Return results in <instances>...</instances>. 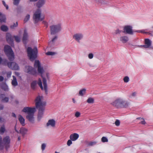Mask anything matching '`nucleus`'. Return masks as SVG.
I'll use <instances>...</instances> for the list:
<instances>
[{
  "mask_svg": "<svg viewBox=\"0 0 153 153\" xmlns=\"http://www.w3.org/2000/svg\"><path fill=\"white\" fill-rule=\"evenodd\" d=\"M4 106L3 105H0V109L1 110L3 108Z\"/></svg>",
  "mask_w": 153,
  "mask_h": 153,
  "instance_id": "nucleus-58",
  "label": "nucleus"
},
{
  "mask_svg": "<svg viewBox=\"0 0 153 153\" xmlns=\"http://www.w3.org/2000/svg\"><path fill=\"white\" fill-rule=\"evenodd\" d=\"M6 39L9 44H11L13 43V37L10 33H7L6 34Z\"/></svg>",
  "mask_w": 153,
  "mask_h": 153,
  "instance_id": "nucleus-17",
  "label": "nucleus"
},
{
  "mask_svg": "<svg viewBox=\"0 0 153 153\" xmlns=\"http://www.w3.org/2000/svg\"><path fill=\"white\" fill-rule=\"evenodd\" d=\"M97 143L96 141H93L90 142L88 143V145L90 146H93L95 145Z\"/></svg>",
  "mask_w": 153,
  "mask_h": 153,
  "instance_id": "nucleus-42",
  "label": "nucleus"
},
{
  "mask_svg": "<svg viewBox=\"0 0 153 153\" xmlns=\"http://www.w3.org/2000/svg\"><path fill=\"white\" fill-rule=\"evenodd\" d=\"M27 131V130L24 128H21L19 133H21L23 136H24L26 134Z\"/></svg>",
  "mask_w": 153,
  "mask_h": 153,
  "instance_id": "nucleus-25",
  "label": "nucleus"
},
{
  "mask_svg": "<svg viewBox=\"0 0 153 153\" xmlns=\"http://www.w3.org/2000/svg\"><path fill=\"white\" fill-rule=\"evenodd\" d=\"M13 4L17 6L19 4L20 0H13Z\"/></svg>",
  "mask_w": 153,
  "mask_h": 153,
  "instance_id": "nucleus-35",
  "label": "nucleus"
},
{
  "mask_svg": "<svg viewBox=\"0 0 153 153\" xmlns=\"http://www.w3.org/2000/svg\"><path fill=\"white\" fill-rule=\"evenodd\" d=\"M18 119L21 125L23 126H24L25 125V120L21 115H19Z\"/></svg>",
  "mask_w": 153,
  "mask_h": 153,
  "instance_id": "nucleus-23",
  "label": "nucleus"
},
{
  "mask_svg": "<svg viewBox=\"0 0 153 153\" xmlns=\"http://www.w3.org/2000/svg\"><path fill=\"white\" fill-rule=\"evenodd\" d=\"M46 146V145L45 143H43L41 145V149L42 151H44Z\"/></svg>",
  "mask_w": 153,
  "mask_h": 153,
  "instance_id": "nucleus-40",
  "label": "nucleus"
},
{
  "mask_svg": "<svg viewBox=\"0 0 153 153\" xmlns=\"http://www.w3.org/2000/svg\"><path fill=\"white\" fill-rule=\"evenodd\" d=\"M28 37V34L27 30L25 29L24 30L23 36V41L24 43H25Z\"/></svg>",
  "mask_w": 153,
  "mask_h": 153,
  "instance_id": "nucleus-22",
  "label": "nucleus"
},
{
  "mask_svg": "<svg viewBox=\"0 0 153 153\" xmlns=\"http://www.w3.org/2000/svg\"><path fill=\"white\" fill-rule=\"evenodd\" d=\"M20 140H21V138H20V137H19L18 138V140L19 141Z\"/></svg>",
  "mask_w": 153,
  "mask_h": 153,
  "instance_id": "nucleus-63",
  "label": "nucleus"
},
{
  "mask_svg": "<svg viewBox=\"0 0 153 153\" xmlns=\"http://www.w3.org/2000/svg\"><path fill=\"white\" fill-rule=\"evenodd\" d=\"M25 70V72L30 74L34 75L36 73V70L32 67L29 66H26Z\"/></svg>",
  "mask_w": 153,
  "mask_h": 153,
  "instance_id": "nucleus-13",
  "label": "nucleus"
},
{
  "mask_svg": "<svg viewBox=\"0 0 153 153\" xmlns=\"http://www.w3.org/2000/svg\"><path fill=\"white\" fill-rule=\"evenodd\" d=\"M22 111L28 114L32 113H35L36 111V108H35L26 107H24Z\"/></svg>",
  "mask_w": 153,
  "mask_h": 153,
  "instance_id": "nucleus-12",
  "label": "nucleus"
},
{
  "mask_svg": "<svg viewBox=\"0 0 153 153\" xmlns=\"http://www.w3.org/2000/svg\"><path fill=\"white\" fill-rule=\"evenodd\" d=\"M55 121L53 119L49 120L46 124L47 126H51V127H54L55 125Z\"/></svg>",
  "mask_w": 153,
  "mask_h": 153,
  "instance_id": "nucleus-21",
  "label": "nucleus"
},
{
  "mask_svg": "<svg viewBox=\"0 0 153 153\" xmlns=\"http://www.w3.org/2000/svg\"><path fill=\"white\" fill-rule=\"evenodd\" d=\"M18 22H16V23H14L13 25H11L10 28L12 29H14L15 27H16L18 26Z\"/></svg>",
  "mask_w": 153,
  "mask_h": 153,
  "instance_id": "nucleus-36",
  "label": "nucleus"
},
{
  "mask_svg": "<svg viewBox=\"0 0 153 153\" xmlns=\"http://www.w3.org/2000/svg\"><path fill=\"white\" fill-rule=\"evenodd\" d=\"M1 88L5 91H8L9 88L7 85L5 83H3L1 85Z\"/></svg>",
  "mask_w": 153,
  "mask_h": 153,
  "instance_id": "nucleus-29",
  "label": "nucleus"
},
{
  "mask_svg": "<svg viewBox=\"0 0 153 153\" xmlns=\"http://www.w3.org/2000/svg\"><path fill=\"white\" fill-rule=\"evenodd\" d=\"M72 100H73V103H75L76 102V101L74 99V98L72 99Z\"/></svg>",
  "mask_w": 153,
  "mask_h": 153,
  "instance_id": "nucleus-62",
  "label": "nucleus"
},
{
  "mask_svg": "<svg viewBox=\"0 0 153 153\" xmlns=\"http://www.w3.org/2000/svg\"><path fill=\"white\" fill-rule=\"evenodd\" d=\"M72 141L71 139L69 140L67 142V145L68 146H70L72 144Z\"/></svg>",
  "mask_w": 153,
  "mask_h": 153,
  "instance_id": "nucleus-47",
  "label": "nucleus"
},
{
  "mask_svg": "<svg viewBox=\"0 0 153 153\" xmlns=\"http://www.w3.org/2000/svg\"><path fill=\"white\" fill-rule=\"evenodd\" d=\"M144 45H141L140 46H139L144 47V46H143Z\"/></svg>",
  "mask_w": 153,
  "mask_h": 153,
  "instance_id": "nucleus-64",
  "label": "nucleus"
},
{
  "mask_svg": "<svg viewBox=\"0 0 153 153\" xmlns=\"http://www.w3.org/2000/svg\"><path fill=\"white\" fill-rule=\"evenodd\" d=\"M83 34L81 33H75L73 36V39L79 43H80V41L83 39Z\"/></svg>",
  "mask_w": 153,
  "mask_h": 153,
  "instance_id": "nucleus-10",
  "label": "nucleus"
},
{
  "mask_svg": "<svg viewBox=\"0 0 153 153\" xmlns=\"http://www.w3.org/2000/svg\"><path fill=\"white\" fill-rule=\"evenodd\" d=\"M101 141L103 142H108V139L105 137H103L101 138Z\"/></svg>",
  "mask_w": 153,
  "mask_h": 153,
  "instance_id": "nucleus-38",
  "label": "nucleus"
},
{
  "mask_svg": "<svg viewBox=\"0 0 153 153\" xmlns=\"http://www.w3.org/2000/svg\"><path fill=\"white\" fill-rule=\"evenodd\" d=\"M46 0H37L36 3V7L39 8L42 7L45 4Z\"/></svg>",
  "mask_w": 153,
  "mask_h": 153,
  "instance_id": "nucleus-16",
  "label": "nucleus"
},
{
  "mask_svg": "<svg viewBox=\"0 0 153 153\" xmlns=\"http://www.w3.org/2000/svg\"><path fill=\"white\" fill-rule=\"evenodd\" d=\"M80 112H76L75 113V115L76 117H78L80 116Z\"/></svg>",
  "mask_w": 153,
  "mask_h": 153,
  "instance_id": "nucleus-50",
  "label": "nucleus"
},
{
  "mask_svg": "<svg viewBox=\"0 0 153 153\" xmlns=\"http://www.w3.org/2000/svg\"><path fill=\"white\" fill-rule=\"evenodd\" d=\"M4 51L9 59L11 61L13 60L14 55L11 47L8 45H5Z\"/></svg>",
  "mask_w": 153,
  "mask_h": 153,
  "instance_id": "nucleus-8",
  "label": "nucleus"
},
{
  "mask_svg": "<svg viewBox=\"0 0 153 153\" xmlns=\"http://www.w3.org/2000/svg\"><path fill=\"white\" fill-rule=\"evenodd\" d=\"M6 20V18L5 16L0 13V22H5Z\"/></svg>",
  "mask_w": 153,
  "mask_h": 153,
  "instance_id": "nucleus-28",
  "label": "nucleus"
},
{
  "mask_svg": "<svg viewBox=\"0 0 153 153\" xmlns=\"http://www.w3.org/2000/svg\"><path fill=\"white\" fill-rule=\"evenodd\" d=\"M5 96V95L4 94H1L0 95V98L2 99L4 98V97Z\"/></svg>",
  "mask_w": 153,
  "mask_h": 153,
  "instance_id": "nucleus-53",
  "label": "nucleus"
},
{
  "mask_svg": "<svg viewBox=\"0 0 153 153\" xmlns=\"http://www.w3.org/2000/svg\"><path fill=\"white\" fill-rule=\"evenodd\" d=\"M4 78L2 76H0V82L4 80Z\"/></svg>",
  "mask_w": 153,
  "mask_h": 153,
  "instance_id": "nucleus-54",
  "label": "nucleus"
},
{
  "mask_svg": "<svg viewBox=\"0 0 153 153\" xmlns=\"http://www.w3.org/2000/svg\"><path fill=\"white\" fill-rule=\"evenodd\" d=\"M42 23L44 25L46 26L47 27H48V23L45 21H43L42 22Z\"/></svg>",
  "mask_w": 153,
  "mask_h": 153,
  "instance_id": "nucleus-51",
  "label": "nucleus"
},
{
  "mask_svg": "<svg viewBox=\"0 0 153 153\" xmlns=\"http://www.w3.org/2000/svg\"><path fill=\"white\" fill-rule=\"evenodd\" d=\"M1 30L3 31H7L8 30V28L7 26L5 25H2L1 27Z\"/></svg>",
  "mask_w": 153,
  "mask_h": 153,
  "instance_id": "nucleus-32",
  "label": "nucleus"
},
{
  "mask_svg": "<svg viewBox=\"0 0 153 153\" xmlns=\"http://www.w3.org/2000/svg\"><path fill=\"white\" fill-rule=\"evenodd\" d=\"M129 78L128 76H125L123 78V80L125 82L127 83L129 81Z\"/></svg>",
  "mask_w": 153,
  "mask_h": 153,
  "instance_id": "nucleus-37",
  "label": "nucleus"
},
{
  "mask_svg": "<svg viewBox=\"0 0 153 153\" xmlns=\"http://www.w3.org/2000/svg\"><path fill=\"white\" fill-rule=\"evenodd\" d=\"M12 116L15 117H16V115L14 113H12Z\"/></svg>",
  "mask_w": 153,
  "mask_h": 153,
  "instance_id": "nucleus-59",
  "label": "nucleus"
},
{
  "mask_svg": "<svg viewBox=\"0 0 153 153\" xmlns=\"http://www.w3.org/2000/svg\"><path fill=\"white\" fill-rule=\"evenodd\" d=\"M135 30H132V27L130 25L125 26L123 28V32L130 35H133Z\"/></svg>",
  "mask_w": 153,
  "mask_h": 153,
  "instance_id": "nucleus-11",
  "label": "nucleus"
},
{
  "mask_svg": "<svg viewBox=\"0 0 153 153\" xmlns=\"http://www.w3.org/2000/svg\"><path fill=\"white\" fill-rule=\"evenodd\" d=\"M79 134L76 133L71 134L70 136V139L73 141L76 140L79 137Z\"/></svg>",
  "mask_w": 153,
  "mask_h": 153,
  "instance_id": "nucleus-19",
  "label": "nucleus"
},
{
  "mask_svg": "<svg viewBox=\"0 0 153 153\" xmlns=\"http://www.w3.org/2000/svg\"><path fill=\"white\" fill-rule=\"evenodd\" d=\"M136 94V93L135 92H134L132 94V96H134Z\"/></svg>",
  "mask_w": 153,
  "mask_h": 153,
  "instance_id": "nucleus-61",
  "label": "nucleus"
},
{
  "mask_svg": "<svg viewBox=\"0 0 153 153\" xmlns=\"http://www.w3.org/2000/svg\"><path fill=\"white\" fill-rule=\"evenodd\" d=\"M15 39L16 41L18 42H19L20 41V39L19 36H14Z\"/></svg>",
  "mask_w": 153,
  "mask_h": 153,
  "instance_id": "nucleus-44",
  "label": "nucleus"
},
{
  "mask_svg": "<svg viewBox=\"0 0 153 153\" xmlns=\"http://www.w3.org/2000/svg\"><path fill=\"white\" fill-rule=\"evenodd\" d=\"M2 3H3V4L4 6V7H5L6 9H7V10L8 9V8H9L8 5L6 4L5 2L4 1H2Z\"/></svg>",
  "mask_w": 153,
  "mask_h": 153,
  "instance_id": "nucleus-48",
  "label": "nucleus"
},
{
  "mask_svg": "<svg viewBox=\"0 0 153 153\" xmlns=\"http://www.w3.org/2000/svg\"><path fill=\"white\" fill-rule=\"evenodd\" d=\"M148 30L147 29H143L140 30H135L134 32H137L146 34L149 35L151 36H153V32L152 31H147Z\"/></svg>",
  "mask_w": 153,
  "mask_h": 153,
  "instance_id": "nucleus-14",
  "label": "nucleus"
},
{
  "mask_svg": "<svg viewBox=\"0 0 153 153\" xmlns=\"http://www.w3.org/2000/svg\"><path fill=\"white\" fill-rule=\"evenodd\" d=\"M11 74V73L10 72H8L7 74V77L10 76Z\"/></svg>",
  "mask_w": 153,
  "mask_h": 153,
  "instance_id": "nucleus-55",
  "label": "nucleus"
},
{
  "mask_svg": "<svg viewBox=\"0 0 153 153\" xmlns=\"http://www.w3.org/2000/svg\"><path fill=\"white\" fill-rule=\"evenodd\" d=\"M10 139L8 136H6L4 137L2 140V137L0 136V150L2 149L4 146L6 150L10 147Z\"/></svg>",
  "mask_w": 153,
  "mask_h": 153,
  "instance_id": "nucleus-5",
  "label": "nucleus"
},
{
  "mask_svg": "<svg viewBox=\"0 0 153 153\" xmlns=\"http://www.w3.org/2000/svg\"><path fill=\"white\" fill-rule=\"evenodd\" d=\"M46 54L47 55H53L55 54V53L54 52L49 51L47 52L46 53Z\"/></svg>",
  "mask_w": 153,
  "mask_h": 153,
  "instance_id": "nucleus-43",
  "label": "nucleus"
},
{
  "mask_svg": "<svg viewBox=\"0 0 153 153\" xmlns=\"http://www.w3.org/2000/svg\"><path fill=\"white\" fill-rule=\"evenodd\" d=\"M15 130L18 133H19V132L17 130H16V126H15Z\"/></svg>",
  "mask_w": 153,
  "mask_h": 153,
  "instance_id": "nucleus-60",
  "label": "nucleus"
},
{
  "mask_svg": "<svg viewBox=\"0 0 153 153\" xmlns=\"http://www.w3.org/2000/svg\"><path fill=\"white\" fill-rule=\"evenodd\" d=\"M46 102L43 101V97L39 96L35 99V105L36 108L39 109L38 119L39 121L43 117V112L45 109Z\"/></svg>",
  "mask_w": 153,
  "mask_h": 153,
  "instance_id": "nucleus-1",
  "label": "nucleus"
},
{
  "mask_svg": "<svg viewBox=\"0 0 153 153\" xmlns=\"http://www.w3.org/2000/svg\"><path fill=\"white\" fill-rule=\"evenodd\" d=\"M100 3H102L104 4H108V2L106 1H104L103 0H101L100 2Z\"/></svg>",
  "mask_w": 153,
  "mask_h": 153,
  "instance_id": "nucleus-52",
  "label": "nucleus"
},
{
  "mask_svg": "<svg viewBox=\"0 0 153 153\" xmlns=\"http://www.w3.org/2000/svg\"><path fill=\"white\" fill-rule=\"evenodd\" d=\"M13 79L12 81V84L14 86H16L17 85L18 83L16 79L15 76H13Z\"/></svg>",
  "mask_w": 153,
  "mask_h": 153,
  "instance_id": "nucleus-26",
  "label": "nucleus"
},
{
  "mask_svg": "<svg viewBox=\"0 0 153 153\" xmlns=\"http://www.w3.org/2000/svg\"><path fill=\"white\" fill-rule=\"evenodd\" d=\"M34 113H32L28 114L26 116L27 119L31 122H32L34 121V118L33 117Z\"/></svg>",
  "mask_w": 153,
  "mask_h": 153,
  "instance_id": "nucleus-18",
  "label": "nucleus"
},
{
  "mask_svg": "<svg viewBox=\"0 0 153 153\" xmlns=\"http://www.w3.org/2000/svg\"><path fill=\"white\" fill-rule=\"evenodd\" d=\"M152 41L149 39H145V45L143 46L145 48H153V47L151 46Z\"/></svg>",
  "mask_w": 153,
  "mask_h": 153,
  "instance_id": "nucleus-15",
  "label": "nucleus"
},
{
  "mask_svg": "<svg viewBox=\"0 0 153 153\" xmlns=\"http://www.w3.org/2000/svg\"><path fill=\"white\" fill-rule=\"evenodd\" d=\"M7 60L6 59L2 58L0 57V64H2L4 65H6L10 68L14 70H18L19 69V67L18 65L14 62H7Z\"/></svg>",
  "mask_w": 153,
  "mask_h": 153,
  "instance_id": "nucleus-4",
  "label": "nucleus"
},
{
  "mask_svg": "<svg viewBox=\"0 0 153 153\" xmlns=\"http://www.w3.org/2000/svg\"><path fill=\"white\" fill-rule=\"evenodd\" d=\"M27 55L30 59L31 61H33L36 58L38 53L37 49L35 47L32 49L31 47H29L27 49Z\"/></svg>",
  "mask_w": 153,
  "mask_h": 153,
  "instance_id": "nucleus-6",
  "label": "nucleus"
},
{
  "mask_svg": "<svg viewBox=\"0 0 153 153\" xmlns=\"http://www.w3.org/2000/svg\"><path fill=\"white\" fill-rule=\"evenodd\" d=\"M51 34L54 35L60 31L62 29L60 24L53 25L50 26Z\"/></svg>",
  "mask_w": 153,
  "mask_h": 153,
  "instance_id": "nucleus-9",
  "label": "nucleus"
},
{
  "mask_svg": "<svg viewBox=\"0 0 153 153\" xmlns=\"http://www.w3.org/2000/svg\"><path fill=\"white\" fill-rule=\"evenodd\" d=\"M88 56L89 59H92L93 58L94 55L92 53H90L88 54Z\"/></svg>",
  "mask_w": 153,
  "mask_h": 153,
  "instance_id": "nucleus-46",
  "label": "nucleus"
},
{
  "mask_svg": "<svg viewBox=\"0 0 153 153\" xmlns=\"http://www.w3.org/2000/svg\"><path fill=\"white\" fill-rule=\"evenodd\" d=\"M137 119L141 120L143 119V120L141 122V123L142 124H146V122L144 119L143 118H141L140 117L137 118Z\"/></svg>",
  "mask_w": 153,
  "mask_h": 153,
  "instance_id": "nucleus-45",
  "label": "nucleus"
},
{
  "mask_svg": "<svg viewBox=\"0 0 153 153\" xmlns=\"http://www.w3.org/2000/svg\"><path fill=\"white\" fill-rule=\"evenodd\" d=\"M111 104L117 108H126L129 105L128 102L121 98H116Z\"/></svg>",
  "mask_w": 153,
  "mask_h": 153,
  "instance_id": "nucleus-3",
  "label": "nucleus"
},
{
  "mask_svg": "<svg viewBox=\"0 0 153 153\" xmlns=\"http://www.w3.org/2000/svg\"><path fill=\"white\" fill-rule=\"evenodd\" d=\"M122 32V30H119V29H117L115 30L113 32L112 34L114 35L120 34Z\"/></svg>",
  "mask_w": 153,
  "mask_h": 153,
  "instance_id": "nucleus-27",
  "label": "nucleus"
},
{
  "mask_svg": "<svg viewBox=\"0 0 153 153\" xmlns=\"http://www.w3.org/2000/svg\"><path fill=\"white\" fill-rule=\"evenodd\" d=\"M37 1V0H29L28 1L30 2H36Z\"/></svg>",
  "mask_w": 153,
  "mask_h": 153,
  "instance_id": "nucleus-57",
  "label": "nucleus"
},
{
  "mask_svg": "<svg viewBox=\"0 0 153 153\" xmlns=\"http://www.w3.org/2000/svg\"><path fill=\"white\" fill-rule=\"evenodd\" d=\"M30 15L28 14L25 17V18L24 19V22H26L27 21H28L30 19Z\"/></svg>",
  "mask_w": 153,
  "mask_h": 153,
  "instance_id": "nucleus-39",
  "label": "nucleus"
},
{
  "mask_svg": "<svg viewBox=\"0 0 153 153\" xmlns=\"http://www.w3.org/2000/svg\"><path fill=\"white\" fill-rule=\"evenodd\" d=\"M41 14L42 11L39 9H37L35 11L33 16V20L35 23L42 21L44 19V16H41Z\"/></svg>",
  "mask_w": 153,
  "mask_h": 153,
  "instance_id": "nucleus-7",
  "label": "nucleus"
},
{
  "mask_svg": "<svg viewBox=\"0 0 153 153\" xmlns=\"http://www.w3.org/2000/svg\"><path fill=\"white\" fill-rule=\"evenodd\" d=\"M120 122L119 120H117L116 121L115 124L116 126H118L120 125Z\"/></svg>",
  "mask_w": 153,
  "mask_h": 153,
  "instance_id": "nucleus-49",
  "label": "nucleus"
},
{
  "mask_svg": "<svg viewBox=\"0 0 153 153\" xmlns=\"http://www.w3.org/2000/svg\"><path fill=\"white\" fill-rule=\"evenodd\" d=\"M87 102L88 103H93L94 102V99L92 97L89 98L87 100Z\"/></svg>",
  "mask_w": 153,
  "mask_h": 153,
  "instance_id": "nucleus-33",
  "label": "nucleus"
},
{
  "mask_svg": "<svg viewBox=\"0 0 153 153\" xmlns=\"http://www.w3.org/2000/svg\"><path fill=\"white\" fill-rule=\"evenodd\" d=\"M5 126L3 125H2L0 127V134H3L5 132Z\"/></svg>",
  "mask_w": 153,
  "mask_h": 153,
  "instance_id": "nucleus-31",
  "label": "nucleus"
},
{
  "mask_svg": "<svg viewBox=\"0 0 153 153\" xmlns=\"http://www.w3.org/2000/svg\"><path fill=\"white\" fill-rule=\"evenodd\" d=\"M34 66L35 67L38 68V71L39 73L40 74H41V76L42 77L43 79L42 82L44 86V88L42 85V83L41 79H39L38 84L42 90L44 89L45 92L46 93H47V80L45 78L43 77L42 75V73L44 72V70L42 67L41 66V65L40 62L38 60H36L34 64Z\"/></svg>",
  "mask_w": 153,
  "mask_h": 153,
  "instance_id": "nucleus-2",
  "label": "nucleus"
},
{
  "mask_svg": "<svg viewBox=\"0 0 153 153\" xmlns=\"http://www.w3.org/2000/svg\"><path fill=\"white\" fill-rule=\"evenodd\" d=\"M57 38V36H55L49 42V45L51 47L53 46L54 45V43L56 40Z\"/></svg>",
  "mask_w": 153,
  "mask_h": 153,
  "instance_id": "nucleus-24",
  "label": "nucleus"
},
{
  "mask_svg": "<svg viewBox=\"0 0 153 153\" xmlns=\"http://www.w3.org/2000/svg\"><path fill=\"white\" fill-rule=\"evenodd\" d=\"M36 84L37 82L36 81H33L31 84V88L33 89H34L36 87Z\"/></svg>",
  "mask_w": 153,
  "mask_h": 153,
  "instance_id": "nucleus-34",
  "label": "nucleus"
},
{
  "mask_svg": "<svg viewBox=\"0 0 153 153\" xmlns=\"http://www.w3.org/2000/svg\"><path fill=\"white\" fill-rule=\"evenodd\" d=\"M4 121V119L0 117V122H3Z\"/></svg>",
  "mask_w": 153,
  "mask_h": 153,
  "instance_id": "nucleus-56",
  "label": "nucleus"
},
{
  "mask_svg": "<svg viewBox=\"0 0 153 153\" xmlns=\"http://www.w3.org/2000/svg\"><path fill=\"white\" fill-rule=\"evenodd\" d=\"M9 100V98L8 97H5L3 99L1 100V101L4 102H8Z\"/></svg>",
  "mask_w": 153,
  "mask_h": 153,
  "instance_id": "nucleus-41",
  "label": "nucleus"
},
{
  "mask_svg": "<svg viewBox=\"0 0 153 153\" xmlns=\"http://www.w3.org/2000/svg\"><path fill=\"white\" fill-rule=\"evenodd\" d=\"M120 41L123 43H126L129 40L128 38L126 36H120L119 38Z\"/></svg>",
  "mask_w": 153,
  "mask_h": 153,
  "instance_id": "nucleus-20",
  "label": "nucleus"
},
{
  "mask_svg": "<svg viewBox=\"0 0 153 153\" xmlns=\"http://www.w3.org/2000/svg\"><path fill=\"white\" fill-rule=\"evenodd\" d=\"M86 89L85 88H83L80 90L79 92V94L80 96H82L86 93Z\"/></svg>",
  "mask_w": 153,
  "mask_h": 153,
  "instance_id": "nucleus-30",
  "label": "nucleus"
}]
</instances>
